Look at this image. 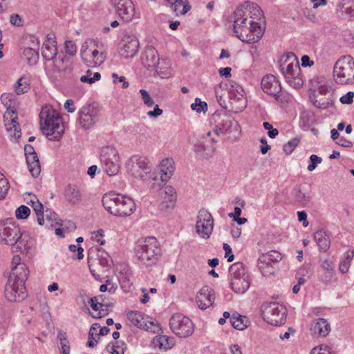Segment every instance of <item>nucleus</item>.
Masks as SVG:
<instances>
[{
    "mask_svg": "<svg viewBox=\"0 0 354 354\" xmlns=\"http://www.w3.org/2000/svg\"><path fill=\"white\" fill-rule=\"evenodd\" d=\"M102 44L97 41L92 40L89 45L86 43L82 45L81 56L84 62L88 66H96L102 64L105 60L102 47Z\"/></svg>",
    "mask_w": 354,
    "mask_h": 354,
    "instance_id": "11",
    "label": "nucleus"
},
{
    "mask_svg": "<svg viewBox=\"0 0 354 354\" xmlns=\"http://www.w3.org/2000/svg\"><path fill=\"white\" fill-rule=\"evenodd\" d=\"M64 197L70 204L75 205L81 201L80 189L71 185H68L64 189Z\"/></svg>",
    "mask_w": 354,
    "mask_h": 354,
    "instance_id": "32",
    "label": "nucleus"
},
{
    "mask_svg": "<svg viewBox=\"0 0 354 354\" xmlns=\"http://www.w3.org/2000/svg\"><path fill=\"white\" fill-rule=\"evenodd\" d=\"M30 89V80L28 77L22 76L14 85L15 93L19 95L27 93Z\"/></svg>",
    "mask_w": 354,
    "mask_h": 354,
    "instance_id": "37",
    "label": "nucleus"
},
{
    "mask_svg": "<svg viewBox=\"0 0 354 354\" xmlns=\"http://www.w3.org/2000/svg\"><path fill=\"white\" fill-rule=\"evenodd\" d=\"M223 250L225 252V257L227 258V261L231 262L234 260V256L232 254V248L227 243H224L223 245Z\"/></svg>",
    "mask_w": 354,
    "mask_h": 354,
    "instance_id": "61",
    "label": "nucleus"
},
{
    "mask_svg": "<svg viewBox=\"0 0 354 354\" xmlns=\"http://www.w3.org/2000/svg\"><path fill=\"white\" fill-rule=\"evenodd\" d=\"M330 330V324L323 318L315 319L310 325V331L316 337H326Z\"/></svg>",
    "mask_w": 354,
    "mask_h": 354,
    "instance_id": "27",
    "label": "nucleus"
},
{
    "mask_svg": "<svg viewBox=\"0 0 354 354\" xmlns=\"http://www.w3.org/2000/svg\"><path fill=\"white\" fill-rule=\"evenodd\" d=\"M313 104L317 108L325 109L330 106V102L326 98H322L320 100L315 99L313 100Z\"/></svg>",
    "mask_w": 354,
    "mask_h": 354,
    "instance_id": "54",
    "label": "nucleus"
},
{
    "mask_svg": "<svg viewBox=\"0 0 354 354\" xmlns=\"http://www.w3.org/2000/svg\"><path fill=\"white\" fill-rule=\"evenodd\" d=\"M292 195L295 202L301 207H305L309 206L312 197L310 190L308 187L296 185L292 191Z\"/></svg>",
    "mask_w": 354,
    "mask_h": 354,
    "instance_id": "26",
    "label": "nucleus"
},
{
    "mask_svg": "<svg viewBox=\"0 0 354 354\" xmlns=\"http://www.w3.org/2000/svg\"><path fill=\"white\" fill-rule=\"evenodd\" d=\"M43 216L44 219L46 220L50 226L53 227L59 224L57 214L51 209H46L43 212Z\"/></svg>",
    "mask_w": 354,
    "mask_h": 354,
    "instance_id": "45",
    "label": "nucleus"
},
{
    "mask_svg": "<svg viewBox=\"0 0 354 354\" xmlns=\"http://www.w3.org/2000/svg\"><path fill=\"white\" fill-rule=\"evenodd\" d=\"M111 3L124 22H129L136 17L135 6L131 0H111Z\"/></svg>",
    "mask_w": 354,
    "mask_h": 354,
    "instance_id": "22",
    "label": "nucleus"
},
{
    "mask_svg": "<svg viewBox=\"0 0 354 354\" xmlns=\"http://www.w3.org/2000/svg\"><path fill=\"white\" fill-rule=\"evenodd\" d=\"M3 118L6 129L9 132L10 136L15 139L19 138L21 137V129L17 121V116L15 110L9 106L4 113Z\"/></svg>",
    "mask_w": 354,
    "mask_h": 354,
    "instance_id": "24",
    "label": "nucleus"
},
{
    "mask_svg": "<svg viewBox=\"0 0 354 354\" xmlns=\"http://www.w3.org/2000/svg\"><path fill=\"white\" fill-rule=\"evenodd\" d=\"M101 78V74L98 72H93L88 69L86 71L85 75H83L80 77V81L83 83H88L92 84L95 82L100 80Z\"/></svg>",
    "mask_w": 354,
    "mask_h": 354,
    "instance_id": "43",
    "label": "nucleus"
},
{
    "mask_svg": "<svg viewBox=\"0 0 354 354\" xmlns=\"http://www.w3.org/2000/svg\"><path fill=\"white\" fill-rule=\"evenodd\" d=\"M261 88L264 93L273 96L277 102L281 103L288 102L292 97L281 93V86L274 75H268L261 80Z\"/></svg>",
    "mask_w": 354,
    "mask_h": 354,
    "instance_id": "14",
    "label": "nucleus"
},
{
    "mask_svg": "<svg viewBox=\"0 0 354 354\" xmlns=\"http://www.w3.org/2000/svg\"><path fill=\"white\" fill-rule=\"evenodd\" d=\"M26 160L28 170L31 175L34 178L39 176L41 172V166L37 153L26 156Z\"/></svg>",
    "mask_w": 354,
    "mask_h": 354,
    "instance_id": "33",
    "label": "nucleus"
},
{
    "mask_svg": "<svg viewBox=\"0 0 354 354\" xmlns=\"http://www.w3.org/2000/svg\"><path fill=\"white\" fill-rule=\"evenodd\" d=\"M300 142L299 138H295L290 140H289L286 144L283 146V151L287 154H290L296 147L299 145Z\"/></svg>",
    "mask_w": 354,
    "mask_h": 354,
    "instance_id": "49",
    "label": "nucleus"
},
{
    "mask_svg": "<svg viewBox=\"0 0 354 354\" xmlns=\"http://www.w3.org/2000/svg\"><path fill=\"white\" fill-rule=\"evenodd\" d=\"M279 69L286 82L293 88H300L304 83L300 74V66L298 59L292 53L281 56L279 62Z\"/></svg>",
    "mask_w": 354,
    "mask_h": 354,
    "instance_id": "6",
    "label": "nucleus"
},
{
    "mask_svg": "<svg viewBox=\"0 0 354 354\" xmlns=\"http://www.w3.org/2000/svg\"><path fill=\"white\" fill-rule=\"evenodd\" d=\"M148 165L149 162L145 158L133 156L127 164V169L133 176L135 175H139L140 171L146 169V167Z\"/></svg>",
    "mask_w": 354,
    "mask_h": 354,
    "instance_id": "30",
    "label": "nucleus"
},
{
    "mask_svg": "<svg viewBox=\"0 0 354 354\" xmlns=\"http://www.w3.org/2000/svg\"><path fill=\"white\" fill-rule=\"evenodd\" d=\"M28 274L26 264L17 265L12 269L5 288V297L9 301L19 302L26 297L25 282Z\"/></svg>",
    "mask_w": 354,
    "mask_h": 354,
    "instance_id": "2",
    "label": "nucleus"
},
{
    "mask_svg": "<svg viewBox=\"0 0 354 354\" xmlns=\"http://www.w3.org/2000/svg\"><path fill=\"white\" fill-rule=\"evenodd\" d=\"M169 326L171 331L181 338L191 336L194 331L192 321L181 314H176L171 317Z\"/></svg>",
    "mask_w": 354,
    "mask_h": 354,
    "instance_id": "15",
    "label": "nucleus"
},
{
    "mask_svg": "<svg viewBox=\"0 0 354 354\" xmlns=\"http://www.w3.org/2000/svg\"><path fill=\"white\" fill-rule=\"evenodd\" d=\"M93 311L91 315L95 319L102 318L109 314L108 306L102 304L98 301V298L94 297L88 301Z\"/></svg>",
    "mask_w": 354,
    "mask_h": 354,
    "instance_id": "31",
    "label": "nucleus"
},
{
    "mask_svg": "<svg viewBox=\"0 0 354 354\" xmlns=\"http://www.w3.org/2000/svg\"><path fill=\"white\" fill-rule=\"evenodd\" d=\"M353 257L354 252L353 250H348L343 253L339 263V270L342 273L348 272Z\"/></svg>",
    "mask_w": 354,
    "mask_h": 354,
    "instance_id": "35",
    "label": "nucleus"
},
{
    "mask_svg": "<svg viewBox=\"0 0 354 354\" xmlns=\"http://www.w3.org/2000/svg\"><path fill=\"white\" fill-rule=\"evenodd\" d=\"M20 229L13 223H0V243L14 245L19 239Z\"/></svg>",
    "mask_w": 354,
    "mask_h": 354,
    "instance_id": "23",
    "label": "nucleus"
},
{
    "mask_svg": "<svg viewBox=\"0 0 354 354\" xmlns=\"http://www.w3.org/2000/svg\"><path fill=\"white\" fill-rule=\"evenodd\" d=\"M215 300L214 290L209 286H203L196 295V301L198 306L205 310L212 306Z\"/></svg>",
    "mask_w": 354,
    "mask_h": 354,
    "instance_id": "25",
    "label": "nucleus"
},
{
    "mask_svg": "<svg viewBox=\"0 0 354 354\" xmlns=\"http://www.w3.org/2000/svg\"><path fill=\"white\" fill-rule=\"evenodd\" d=\"M61 346H62V354H69V346L68 342L65 337H60Z\"/></svg>",
    "mask_w": 354,
    "mask_h": 354,
    "instance_id": "64",
    "label": "nucleus"
},
{
    "mask_svg": "<svg viewBox=\"0 0 354 354\" xmlns=\"http://www.w3.org/2000/svg\"><path fill=\"white\" fill-rule=\"evenodd\" d=\"M29 196L33 198L35 202H33V205L32 207L37 214V223L40 225H44V219L43 216L44 212V207L43 205L39 201L37 196L34 194H29Z\"/></svg>",
    "mask_w": 354,
    "mask_h": 354,
    "instance_id": "41",
    "label": "nucleus"
},
{
    "mask_svg": "<svg viewBox=\"0 0 354 354\" xmlns=\"http://www.w3.org/2000/svg\"><path fill=\"white\" fill-rule=\"evenodd\" d=\"M229 98L232 109L235 113L241 112L247 106L245 92L239 84H231L229 88Z\"/></svg>",
    "mask_w": 354,
    "mask_h": 354,
    "instance_id": "19",
    "label": "nucleus"
},
{
    "mask_svg": "<svg viewBox=\"0 0 354 354\" xmlns=\"http://www.w3.org/2000/svg\"><path fill=\"white\" fill-rule=\"evenodd\" d=\"M32 243V240L30 239L28 235L23 234L20 232L19 239L15 243V245H16V248L21 252H26L31 248Z\"/></svg>",
    "mask_w": 354,
    "mask_h": 354,
    "instance_id": "36",
    "label": "nucleus"
},
{
    "mask_svg": "<svg viewBox=\"0 0 354 354\" xmlns=\"http://www.w3.org/2000/svg\"><path fill=\"white\" fill-rule=\"evenodd\" d=\"M68 249L72 252H75L76 251L77 252V257L79 260H81L84 258V250L81 246H77L76 245L73 244L69 245Z\"/></svg>",
    "mask_w": 354,
    "mask_h": 354,
    "instance_id": "60",
    "label": "nucleus"
},
{
    "mask_svg": "<svg viewBox=\"0 0 354 354\" xmlns=\"http://www.w3.org/2000/svg\"><path fill=\"white\" fill-rule=\"evenodd\" d=\"M158 169L161 174L160 180L162 182H167L172 176L175 167L174 162L171 158L163 159L158 165Z\"/></svg>",
    "mask_w": 354,
    "mask_h": 354,
    "instance_id": "29",
    "label": "nucleus"
},
{
    "mask_svg": "<svg viewBox=\"0 0 354 354\" xmlns=\"http://www.w3.org/2000/svg\"><path fill=\"white\" fill-rule=\"evenodd\" d=\"M111 77L113 79V82L115 84L122 83V87L123 88H127L129 87V84L128 82L126 81V78L124 76H119L116 73H113L111 74Z\"/></svg>",
    "mask_w": 354,
    "mask_h": 354,
    "instance_id": "53",
    "label": "nucleus"
},
{
    "mask_svg": "<svg viewBox=\"0 0 354 354\" xmlns=\"http://www.w3.org/2000/svg\"><path fill=\"white\" fill-rule=\"evenodd\" d=\"M32 38L37 41L35 48H26L24 50V55L26 57L29 64L36 63L39 58L38 48L39 41L37 38L34 37Z\"/></svg>",
    "mask_w": 354,
    "mask_h": 354,
    "instance_id": "38",
    "label": "nucleus"
},
{
    "mask_svg": "<svg viewBox=\"0 0 354 354\" xmlns=\"http://www.w3.org/2000/svg\"><path fill=\"white\" fill-rule=\"evenodd\" d=\"M310 354H332L330 348L328 346L322 345L319 347H315Z\"/></svg>",
    "mask_w": 354,
    "mask_h": 354,
    "instance_id": "55",
    "label": "nucleus"
},
{
    "mask_svg": "<svg viewBox=\"0 0 354 354\" xmlns=\"http://www.w3.org/2000/svg\"><path fill=\"white\" fill-rule=\"evenodd\" d=\"M163 111L159 108L158 105H156L153 111L147 112V115L150 118H157L161 115Z\"/></svg>",
    "mask_w": 354,
    "mask_h": 354,
    "instance_id": "63",
    "label": "nucleus"
},
{
    "mask_svg": "<svg viewBox=\"0 0 354 354\" xmlns=\"http://www.w3.org/2000/svg\"><path fill=\"white\" fill-rule=\"evenodd\" d=\"M140 93L141 94L142 101L146 106L151 107L154 104V101L152 100L147 90L142 88L140 90Z\"/></svg>",
    "mask_w": 354,
    "mask_h": 354,
    "instance_id": "52",
    "label": "nucleus"
},
{
    "mask_svg": "<svg viewBox=\"0 0 354 354\" xmlns=\"http://www.w3.org/2000/svg\"><path fill=\"white\" fill-rule=\"evenodd\" d=\"M244 205H245L244 201H240L239 205L241 207H234V213L229 214V216L230 218H235L236 217L240 216L241 214V212H242V210H241V207H243Z\"/></svg>",
    "mask_w": 354,
    "mask_h": 354,
    "instance_id": "62",
    "label": "nucleus"
},
{
    "mask_svg": "<svg viewBox=\"0 0 354 354\" xmlns=\"http://www.w3.org/2000/svg\"><path fill=\"white\" fill-rule=\"evenodd\" d=\"M140 175H135L133 176L134 178L140 179L143 181H147V180H153L156 181L158 180V174L156 172L153 171L149 165H148L146 167V169H143L141 171H140Z\"/></svg>",
    "mask_w": 354,
    "mask_h": 354,
    "instance_id": "42",
    "label": "nucleus"
},
{
    "mask_svg": "<svg viewBox=\"0 0 354 354\" xmlns=\"http://www.w3.org/2000/svg\"><path fill=\"white\" fill-rule=\"evenodd\" d=\"M333 74L337 84H354V59L350 55L339 57L334 65Z\"/></svg>",
    "mask_w": 354,
    "mask_h": 354,
    "instance_id": "8",
    "label": "nucleus"
},
{
    "mask_svg": "<svg viewBox=\"0 0 354 354\" xmlns=\"http://www.w3.org/2000/svg\"><path fill=\"white\" fill-rule=\"evenodd\" d=\"M66 53L70 55H74L77 52V46L73 41L65 42Z\"/></svg>",
    "mask_w": 354,
    "mask_h": 354,
    "instance_id": "56",
    "label": "nucleus"
},
{
    "mask_svg": "<svg viewBox=\"0 0 354 354\" xmlns=\"http://www.w3.org/2000/svg\"><path fill=\"white\" fill-rule=\"evenodd\" d=\"M252 10L257 19L262 17L263 12L260 8L249 2L237 7L230 17L235 36L241 41L250 44L259 41L263 34V28L250 15Z\"/></svg>",
    "mask_w": 354,
    "mask_h": 354,
    "instance_id": "1",
    "label": "nucleus"
},
{
    "mask_svg": "<svg viewBox=\"0 0 354 354\" xmlns=\"http://www.w3.org/2000/svg\"><path fill=\"white\" fill-rule=\"evenodd\" d=\"M30 214V209L26 205L19 206L15 211V216L18 219H25Z\"/></svg>",
    "mask_w": 354,
    "mask_h": 354,
    "instance_id": "50",
    "label": "nucleus"
},
{
    "mask_svg": "<svg viewBox=\"0 0 354 354\" xmlns=\"http://www.w3.org/2000/svg\"><path fill=\"white\" fill-rule=\"evenodd\" d=\"M40 129L50 140H59L64 129L59 113L50 105L41 108L39 114Z\"/></svg>",
    "mask_w": 354,
    "mask_h": 354,
    "instance_id": "3",
    "label": "nucleus"
},
{
    "mask_svg": "<svg viewBox=\"0 0 354 354\" xmlns=\"http://www.w3.org/2000/svg\"><path fill=\"white\" fill-rule=\"evenodd\" d=\"M9 188L8 180L4 175L0 172V200L6 197Z\"/></svg>",
    "mask_w": 354,
    "mask_h": 354,
    "instance_id": "48",
    "label": "nucleus"
},
{
    "mask_svg": "<svg viewBox=\"0 0 354 354\" xmlns=\"http://www.w3.org/2000/svg\"><path fill=\"white\" fill-rule=\"evenodd\" d=\"M177 194L175 188L167 185L158 193L156 201L157 210L159 214L167 216L173 212L176 203Z\"/></svg>",
    "mask_w": 354,
    "mask_h": 354,
    "instance_id": "13",
    "label": "nucleus"
},
{
    "mask_svg": "<svg viewBox=\"0 0 354 354\" xmlns=\"http://www.w3.org/2000/svg\"><path fill=\"white\" fill-rule=\"evenodd\" d=\"M99 118L97 107L93 104H88L78 111L77 122L82 129H88L99 120Z\"/></svg>",
    "mask_w": 354,
    "mask_h": 354,
    "instance_id": "16",
    "label": "nucleus"
},
{
    "mask_svg": "<svg viewBox=\"0 0 354 354\" xmlns=\"http://www.w3.org/2000/svg\"><path fill=\"white\" fill-rule=\"evenodd\" d=\"M263 319L270 325L281 326L286 321L287 310L286 307L277 302H270L262 306Z\"/></svg>",
    "mask_w": 354,
    "mask_h": 354,
    "instance_id": "12",
    "label": "nucleus"
},
{
    "mask_svg": "<svg viewBox=\"0 0 354 354\" xmlns=\"http://www.w3.org/2000/svg\"><path fill=\"white\" fill-rule=\"evenodd\" d=\"M214 229V219L212 214L205 209L198 211L196 221V231L201 238L207 239L209 238Z\"/></svg>",
    "mask_w": 354,
    "mask_h": 354,
    "instance_id": "17",
    "label": "nucleus"
},
{
    "mask_svg": "<svg viewBox=\"0 0 354 354\" xmlns=\"http://www.w3.org/2000/svg\"><path fill=\"white\" fill-rule=\"evenodd\" d=\"M191 109L192 111L200 113L207 111L208 106L205 101H202L200 98L196 97L194 100V102L191 104Z\"/></svg>",
    "mask_w": 354,
    "mask_h": 354,
    "instance_id": "46",
    "label": "nucleus"
},
{
    "mask_svg": "<svg viewBox=\"0 0 354 354\" xmlns=\"http://www.w3.org/2000/svg\"><path fill=\"white\" fill-rule=\"evenodd\" d=\"M102 201L106 210L115 216H129L136 208V203L131 198L114 192L104 194Z\"/></svg>",
    "mask_w": 354,
    "mask_h": 354,
    "instance_id": "4",
    "label": "nucleus"
},
{
    "mask_svg": "<svg viewBox=\"0 0 354 354\" xmlns=\"http://www.w3.org/2000/svg\"><path fill=\"white\" fill-rule=\"evenodd\" d=\"M102 171L109 176H116L121 168V158L118 151L112 145L104 146L100 152Z\"/></svg>",
    "mask_w": 354,
    "mask_h": 354,
    "instance_id": "10",
    "label": "nucleus"
},
{
    "mask_svg": "<svg viewBox=\"0 0 354 354\" xmlns=\"http://www.w3.org/2000/svg\"><path fill=\"white\" fill-rule=\"evenodd\" d=\"M175 344L176 341L173 337H169L165 335H157L151 340V346L154 348H158L161 351H167L171 349Z\"/></svg>",
    "mask_w": 354,
    "mask_h": 354,
    "instance_id": "28",
    "label": "nucleus"
},
{
    "mask_svg": "<svg viewBox=\"0 0 354 354\" xmlns=\"http://www.w3.org/2000/svg\"><path fill=\"white\" fill-rule=\"evenodd\" d=\"M10 22L15 26L19 27L23 26V20L21 17L17 14H14L10 16Z\"/></svg>",
    "mask_w": 354,
    "mask_h": 354,
    "instance_id": "59",
    "label": "nucleus"
},
{
    "mask_svg": "<svg viewBox=\"0 0 354 354\" xmlns=\"http://www.w3.org/2000/svg\"><path fill=\"white\" fill-rule=\"evenodd\" d=\"M315 240L321 251L326 252L330 245L329 236L323 230H318L315 234Z\"/></svg>",
    "mask_w": 354,
    "mask_h": 354,
    "instance_id": "34",
    "label": "nucleus"
},
{
    "mask_svg": "<svg viewBox=\"0 0 354 354\" xmlns=\"http://www.w3.org/2000/svg\"><path fill=\"white\" fill-rule=\"evenodd\" d=\"M248 320L245 316L233 314L230 317L231 325L237 330H243L248 326Z\"/></svg>",
    "mask_w": 354,
    "mask_h": 354,
    "instance_id": "40",
    "label": "nucleus"
},
{
    "mask_svg": "<svg viewBox=\"0 0 354 354\" xmlns=\"http://www.w3.org/2000/svg\"><path fill=\"white\" fill-rule=\"evenodd\" d=\"M127 318L132 324L140 329L153 332L160 330L159 325L156 321L141 312L131 311L127 314Z\"/></svg>",
    "mask_w": 354,
    "mask_h": 354,
    "instance_id": "20",
    "label": "nucleus"
},
{
    "mask_svg": "<svg viewBox=\"0 0 354 354\" xmlns=\"http://www.w3.org/2000/svg\"><path fill=\"white\" fill-rule=\"evenodd\" d=\"M134 253L140 263L151 266L156 263L160 255L159 243L153 236L140 239L136 243Z\"/></svg>",
    "mask_w": 354,
    "mask_h": 354,
    "instance_id": "5",
    "label": "nucleus"
},
{
    "mask_svg": "<svg viewBox=\"0 0 354 354\" xmlns=\"http://www.w3.org/2000/svg\"><path fill=\"white\" fill-rule=\"evenodd\" d=\"M281 259L280 254L277 251H271L265 254H262L259 261L261 263L269 264L272 261H278Z\"/></svg>",
    "mask_w": 354,
    "mask_h": 354,
    "instance_id": "44",
    "label": "nucleus"
},
{
    "mask_svg": "<svg viewBox=\"0 0 354 354\" xmlns=\"http://www.w3.org/2000/svg\"><path fill=\"white\" fill-rule=\"evenodd\" d=\"M142 63L147 68L155 69L158 75L167 78L172 75L171 62L168 59H160L158 51L153 47H147L142 57Z\"/></svg>",
    "mask_w": 354,
    "mask_h": 354,
    "instance_id": "7",
    "label": "nucleus"
},
{
    "mask_svg": "<svg viewBox=\"0 0 354 354\" xmlns=\"http://www.w3.org/2000/svg\"><path fill=\"white\" fill-rule=\"evenodd\" d=\"M57 53V49L55 37L53 35H48L43 44L42 56L47 61L53 60L55 66L57 70L61 71L64 68L63 58L60 57H56Z\"/></svg>",
    "mask_w": 354,
    "mask_h": 354,
    "instance_id": "18",
    "label": "nucleus"
},
{
    "mask_svg": "<svg viewBox=\"0 0 354 354\" xmlns=\"http://www.w3.org/2000/svg\"><path fill=\"white\" fill-rule=\"evenodd\" d=\"M228 279L232 290L236 293L243 294L250 286V274L241 262H236L230 266Z\"/></svg>",
    "mask_w": 354,
    "mask_h": 354,
    "instance_id": "9",
    "label": "nucleus"
},
{
    "mask_svg": "<svg viewBox=\"0 0 354 354\" xmlns=\"http://www.w3.org/2000/svg\"><path fill=\"white\" fill-rule=\"evenodd\" d=\"M140 44L133 35H125L120 43L119 53L121 57L129 59L136 56L139 50Z\"/></svg>",
    "mask_w": 354,
    "mask_h": 354,
    "instance_id": "21",
    "label": "nucleus"
},
{
    "mask_svg": "<svg viewBox=\"0 0 354 354\" xmlns=\"http://www.w3.org/2000/svg\"><path fill=\"white\" fill-rule=\"evenodd\" d=\"M322 158L315 154H312L309 158V165H308L307 169L309 171H314L317 165L322 163Z\"/></svg>",
    "mask_w": 354,
    "mask_h": 354,
    "instance_id": "51",
    "label": "nucleus"
},
{
    "mask_svg": "<svg viewBox=\"0 0 354 354\" xmlns=\"http://www.w3.org/2000/svg\"><path fill=\"white\" fill-rule=\"evenodd\" d=\"M98 261L100 264L104 268L111 267V259L109 254L104 250H98Z\"/></svg>",
    "mask_w": 354,
    "mask_h": 354,
    "instance_id": "47",
    "label": "nucleus"
},
{
    "mask_svg": "<svg viewBox=\"0 0 354 354\" xmlns=\"http://www.w3.org/2000/svg\"><path fill=\"white\" fill-rule=\"evenodd\" d=\"M171 3L173 10L178 15H185L191 8L187 0H174Z\"/></svg>",
    "mask_w": 354,
    "mask_h": 354,
    "instance_id": "39",
    "label": "nucleus"
},
{
    "mask_svg": "<svg viewBox=\"0 0 354 354\" xmlns=\"http://www.w3.org/2000/svg\"><path fill=\"white\" fill-rule=\"evenodd\" d=\"M124 342H116L112 347V354H124Z\"/></svg>",
    "mask_w": 354,
    "mask_h": 354,
    "instance_id": "58",
    "label": "nucleus"
},
{
    "mask_svg": "<svg viewBox=\"0 0 354 354\" xmlns=\"http://www.w3.org/2000/svg\"><path fill=\"white\" fill-rule=\"evenodd\" d=\"M354 93L352 91L347 92L345 95L342 96L339 99L342 104H351L353 101Z\"/></svg>",
    "mask_w": 354,
    "mask_h": 354,
    "instance_id": "57",
    "label": "nucleus"
}]
</instances>
